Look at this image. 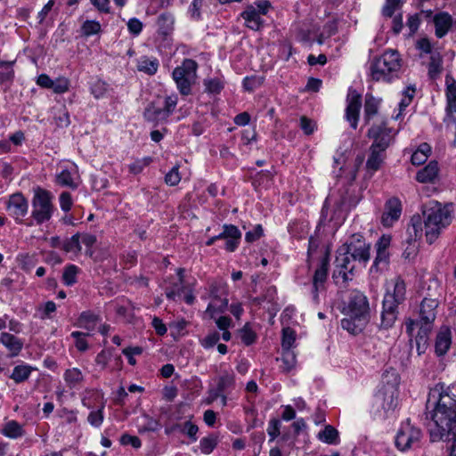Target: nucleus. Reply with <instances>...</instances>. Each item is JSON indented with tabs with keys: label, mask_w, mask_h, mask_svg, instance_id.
Returning <instances> with one entry per match:
<instances>
[{
	"label": "nucleus",
	"mask_w": 456,
	"mask_h": 456,
	"mask_svg": "<svg viewBox=\"0 0 456 456\" xmlns=\"http://www.w3.org/2000/svg\"><path fill=\"white\" fill-rule=\"evenodd\" d=\"M431 397L438 398L431 415L434 424V428H430L432 440H452L456 445V399L444 391L442 385L431 390L428 402Z\"/></svg>",
	"instance_id": "1"
},
{
	"label": "nucleus",
	"mask_w": 456,
	"mask_h": 456,
	"mask_svg": "<svg viewBox=\"0 0 456 456\" xmlns=\"http://www.w3.org/2000/svg\"><path fill=\"white\" fill-rule=\"evenodd\" d=\"M346 318L341 326L353 335L361 333L370 322V309L367 297L359 290H353L348 297Z\"/></svg>",
	"instance_id": "2"
},
{
	"label": "nucleus",
	"mask_w": 456,
	"mask_h": 456,
	"mask_svg": "<svg viewBox=\"0 0 456 456\" xmlns=\"http://www.w3.org/2000/svg\"><path fill=\"white\" fill-rule=\"evenodd\" d=\"M406 298V284L400 276L394 281L393 290L387 289L382 302L381 323L383 329L394 326L398 317V308Z\"/></svg>",
	"instance_id": "3"
},
{
	"label": "nucleus",
	"mask_w": 456,
	"mask_h": 456,
	"mask_svg": "<svg viewBox=\"0 0 456 456\" xmlns=\"http://www.w3.org/2000/svg\"><path fill=\"white\" fill-rule=\"evenodd\" d=\"M400 68L401 60L398 52L387 50L371 62L370 77L375 81H390L396 76Z\"/></svg>",
	"instance_id": "4"
},
{
	"label": "nucleus",
	"mask_w": 456,
	"mask_h": 456,
	"mask_svg": "<svg viewBox=\"0 0 456 456\" xmlns=\"http://www.w3.org/2000/svg\"><path fill=\"white\" fill-rule=\"evenodd\" d=\"M199 65L192 59H184L181 65L175 67L172 72L174 79L179 93L187 96L191 94L192 86L196 84Z\"/></svg>",
	"instance_id": "5"
},
{
	"label": "nucleus",
	"mask_w": 456,
	"mask_h": 456,
	"mask_svg": "<svg viewBox=\"0 0 456 456\" xmlns=\"http://www.w3.org/2000/svg\"><path fill=\"white\" fill-rule=\"evenodd\" d=\"M53 199L50 191L41 188L36 190L32 200L31 217L33 221L28 224L42 225L51 219L55 211Z\"/></svg>",
	"instance_id": "6"
},
{
	"label": "nucleus",
	"mask_w": 456,
	"mask_h": 456,
	"mask_svg": "<svg viewBox=\"0 0 456 456\" xmlns=\"http://www.w3.org/2000/svg\"><path fill=\"white\" fill-rule=\"evenodd\" d=\"M425 224L428 227L445 228L452 220L451 206H442L438 201H430L423 209Z\"/></svg>",
	"instance_id": "7"
},
{
	"label": "nucleus",
	"mask_w": 456,
	"mask_h": 456,
	"mask_svg": "<svg viewBox=\"0 0 456 456\" xmlns=\"http://www.w3.org/2000/svg\"><path fill=\"white\" fill-rule=\"evenodd\" d=\"M178 102L175 94L168 95L164 98L163 106L159 102H151L143 112V117L150 122H159L167 120L174 112Z\"/></svg>",
	"instance_id": "8"
},
{
	"label": "nucleus",
	"mask_w": 456,
	"mask_h": 456,
	"mask_svg": "<svg viewBox=\"0 0 456 456\" xmlns=\"http://www.w3.org/2000/svg\"><path fill=\"white\" fill-rule=\"evenodd\" d=\"M396 134L397 131L388 127L384 121L373 124L367 134L368 137L372 140L370 148L386 151L394 142Z\"/></svg>",
	"instance_id": "9"
},
{
	"label": "nucleus",
	"mask_w": 456,
	"mask_h": 456,
	"mask_svg": "<svg viewBox=\"0 0 456 456\" xmlns=\"http://www.w3.org/2000/svg\"><path fill=\"white\" fill-rule=\"evenodd\" d=\"M389 375H391L393 378V383L387 382V385H383L376 395L377 399L381 403V407L385 411L394 410L397 405L398 377L395 370H386L383 374V379L388 377Z\"/></svg>",
	"instance_id": "10"
},
{
	"label": "nucleus",
	"mask_w": 456,
	"mask_h": 456,
	"mask_svg": "<svg viewBox=\"0 0 456 456\" xmlns=\"http://www.w3.org/2000/svg\"><path fill=\"white\" fill-rule=\"evenodd\" d=\"M330 266V252L328 249L325 250L322 256L321 262L315 269L312 277V297L315 303H319V293L323 292L326 289L325 283L328 278Z\"/></svg>",
	"instance_id": "11"
},
{
	"label": "nucleus",
	"mask_w": 456,
	"mask_h": 456,
	"mask_svg": "<svg viewBox=\"0 0 456 456\" xmlns=\"http://www.w3.org/2000/svg\"><path fill=\"white\" fill-rule=\"evenodd\" d=\"M421 431L411 425L410 421L403 423L395 437V445L401 451H406L418 444Z\"/></svg>",
	"instance_id": "12"
},
{
	"label": "nucleus",
	"mask_w": 456,
	"mask_h": 456,
	"mask_svg": "<svg viewBox=\"0 0 456 456\" xmlns=\"http://www.w3.org/2000/svg\"><path fill=\"white\" fill-rule=\"evenodd\" d=\"M361 108L362 95L355 89L349 88L346 95L345 118L353 129L357 128Z\"/></svg>",
	"instance_id": "13"
},
{
	"label": "nucleus",
	"mask_w": 456,
	"mask_h": 456,
	"mask_svg": "<svg viewBox=\"0 0 456 456\" xmlns=\"http://www.w3.org/2000/svg\"><path fill=\"white\" fill-rule=\"evenodd\" d=\"M362 238L360 234H354L351 241L347 244L346 252L355 262L366 264L370 257V246L362 240Z\"/></svg>",
	"instance_id": "14"
},
{
	"label": "nucleus",
	"mask_w": 456,
	"mask_h": 456,
	"mask_svg": "<svg viewBox=\"0 0 456 456\" xmlns=\"http://www.w3.org/2000/svg\"><path fill=\"white\" fill-rule=\"evenodd\" d=\"M336 267L338 268V271L334 273L333 278L338 279L341 277L343 282H347L349 280H352L348 274L354 275V271L356 267L355 261L346 251L336 257Z\"/></svg>",
	"instance_id": "15"
},
{
	"label": "nucleus",
	"mask_w": 456,
	"mask_h": 456,
	"mask_svg": "<svg viewBox=\"0 0 456 456\" xmlns=\"http://www.w3.org/2000/svg\"><path fill=\"white\" fill-rule=\"evenodd\" d=\"M28 201L21 193L12 194L7 203V211L17 222H21L28 213Z\"/></svg>",
	"instance_id": "16"
},
{
	"label": "nucleus",
	"mask_w": 456,
	"mask_h": 456,
	"mask_svg": "<svg viewBox=\"0 0 456 456\" xmlns=\"http://www.w3.org/2000/svg\"><path fill=\"white\" fill-rule=\"evenodd\" d=\"M402 214V204L399 199L391 198L385 205V210L381 217V223L385 227L393 226L400 218Z\"/></svg>",
	"instance_id": "17"
},
{
	"label": "nucleus",
	"mask_w": 456,
	"mask_h": 456,
	"mask_svg": "<svg viewBox=\"0 0 456 456\" xmlns=\"http://www.w3.org/2000/svg\"><path fill=\"white\" fill-rule=\"evenodd\" d=\"M240 238L241 233L240 230H224L219 235L210 238L207 241V245H212L215 240H222L224 241V248L229 252H232L238 247Z\"/></svg>",
	"instance_id": "18"
},
{
	"label": "nucleus",
	"mask_w": 456,
	"mask_h": 456,
	"mask_svg": "<svg viewBox=\"0 0 456 456\" xmlns=\"http://www.w3.org/2000/svg\"><path fill=\"white\" fill-rule=\"evenodd\" d=\"M211 301L208 305L207 313L209 314L211 318L215 317V314L224 313L228 306V298L226 295L223 297V294H218L216 286L212 285L210 289Z\"/></svg>",
	"instance_id": "19"
},
{
	"label": "nucleus",
	"mask_w": 456,
	"mask_h": 456,
	"mask_svg": "<svg viewBox=\"0 0 456 456\" xmlns=\"http://www.w3.org/2000/svg\"><path fill=\"white\" fill-rule=\"evenodd\" d=\"M438 305V301L434 298H423L420 304L419 316L420 322L426 326H429L436 319V309Z\"/></svg>",
	"instance_id": "20"
},
{
	"label": "nucleus",
	"mask_w": 456,
	"mask_h": 456,
	"mask_svg": "<svg viewBox=\"0 0 456 456\" xmlns=\"http://www.w3.org/2000/svg\"><path fill=\"white\" fill-rule=\"evenodd\" d=\"M436 36L438 38L444 37L452 28V18L447 12H440L434 17Z\"/></svg>",
	"instance_id": "21"
},
{
	"label": "nucleus",
	"mask_w": 456,
	"mask_h": 456,
	"mask_svg": "<svg viewBox=\"0 0 456 456\" xmlns=\"http://www.w3.org/2000/svg\"><path fill=\"white\" fill-rule=\"evenodd\" d=\"M241 17L245 20L246 26L252 30H259L263 26L261 15L253 5L248 6L242 12Z\"/></svg>",
	"instance_id": "22"
},
{
	"label": "nucleus",
	"mask_w": 456,
	"mask_h": 456,
	"mask_svg": "<svg viewBox=\"0 0 456 456\" xmlns=\"http://www.w3.org/2000/svg\"><path fill=\"white\" fill-rule=\"evenodd\" d=\"M234 387V374L232 371H224L218 379L216 388L212 392V399L215 400L228 389Z\"/></svg>",
	"instance_id": "23"
},
{
	"label": "nucleus",
	"mask_w": 456,
	"mask_h": 456,
	"mask_svg": "<svg viewBox=\"0 0 456 456\" xmlns=\"http://www.w3.org/2000/svg\"><path fill=\"white\" fill-rule=\"evenodd\" d=\"M100 322V315L94 313L93 311L88 310L84 311L80 314L77 321V326L79 328L86 329L88 331H92L96 328L97 324Z\"/></svg>",
	"instance_id": "24"
},
{
	"label": "nucleus",
	"mask_w": 456,
	"mask_h": 456,
	"mask_svg": "<svg viewBox=\"0 0 456 456\" xmlns=\"http://www.w3.org/2000/svg\"><path fill=\"white\" fill-rule=\"evenodd\" d=\"M0 342L10 351L12 357L17 356L23 347V342L20 338L7 332L1 334Z\"/></svg>",
	"instance_id": "25"
},
{
	"label": "nucleus",
	"mask_w": 456,
	"mask_h": 456,
	"mask_svg": "<svg viewBox=\"0 0 456 456\" xmlns=\"http://www.w3.org/2000/svg\"><path fill=\"white\" fill-rule=\"evenodd\" d=\"M438 175V165L436 161H430L424 168L420 169L416 175V180L421 183H433Z\"/></svg>",
	"instance_id": "26"
},
{
	"label": "nucleus",
	"mask_w": 456,
	"mask_h": 456,
	"mask_svg": "<svg viewBox=\"0 0 456 456\" xmlns=\"http://www.w3.org/2000/svg\"><path fill=\"white\" fill-rule=\"evenodd\" d=\"M370 153L366 162V168L368 169V171L374 173L380 168L381 164L383 163L386 158V151L373 149L370 147Z\"/></svg>",
	"instance_id": "27"
},
{
	"label": "nucleus",
	"mask_w": 456,
	"mask_h": 456,
	"mask_svg": "<svg viewBox=\"0 0 456 456\" xmlns=\"http://www.w3.org/2000/svg\"><path fill=\"white\" fill-rule=\"evenodd\" d=\"M451 346V331L446 329L441 330L436 339L435 349L437 355L441 356L446 354Z\"/></svg>",
	"instance_id": "28"
},
{
	"label": "nucleus",
	"mask_w": 456,
	"mask_h": 456,
	"mask_svg": "<svg viewBox=\"0 0 456 456\" xmlns=\"http://www.w3.org/2000/svg\"><path fill=\"white\" fill-rule=\"evenodd\" d=\"M159 66L158 59L147 56L141 57L137 62V69L150 76L154 75L158 71Z\"/></svg>",
	"instance_id": "29"
},
{
	"label": "nucleus",
	"mask_w": 456,
	"mask_h": 456,
	"mask_svg": "<svg viewBox=\"0 0 456 456\" xmlns=\"http://www.w3.org/2000/svg\"><path fill=\"white\" fill-rule=\"evenodd\" d=\"M380 104V100L371 94H366L364 102V119L368 123L370 118L377 115Z\"/></svg>",
	"instance_id": "30"
},
{
	"label": "nucleus",
	"mask_w": 456,
	"mask_h": 456,
	"mask_svg": "<svg viewBox=\"0 0 456 456\" xmlns=\"http://www.w3.org/2000/svg\"><path fill=\"white\" fill-rule=\"evenodd\" d=\"M389 264V254L387 250H377V255L374 263L370 268V272H383L385 271Z\"/></svg>",
	"instance_id": "31"
},
{
	"label": "nucleus",
	"mask_w": 456,
	"mask_h": 456,
	"mask_svg": "<svg viewBox=\"0 0 456 456\" xmlns=\"http://www.w3.org/2000/svg\"><path fill=\"white\" fill-rule=\"evenodd\" d=\"M413 234L410 233L409 238L407 239L409 246L403 252V256L405 258H410L411 256H415L417 253V249L419 245H416V242L419 239L423 236L424 230H412Z\"/></svg>",
	"instance_id": "32"
},
{
	"label": "nucleus",
	"mask_w": 456,
	"mask_h": 456,
	"mask_svg": "<svg viewBox=\"0 0 456 456\" xmlns=\"http://www.w3.org/2000/svg\"><path fill=\"white\" fill-rule=\"evenodd\" d=\"M34 369L29 365H17L13 368L10 379L14 380L15 383H21L26 381Z\"/></svg>",
	"instance_id": "33"
},
{
	"label": "nucleus",
	"mask_w": 456,
	"mask_h": 456,
	"mask_svg": "<svg viewBox=\"0 0 456 456\" xmlns=\"http://www.w3.org/2000/svg\"><path fill=\"white\" fill-rule=\"evenodd\" d=\"M431 151V147L428 143H422L411 155V163L415 166L424 164Z\"/></svg>",
	"instance_id": "34"
},
{
	"label": "nucleus",
	"mask_w": 456,
	"mask_h": 456,
	"mask_svg": "<svg viewBox=\"0 0 456 456\" xmlns=\"http://www.w3.org/2000/svg\"><path fill=\"white\" fill-rule=\"evenodd\" d=\"M64 380L69 387L74 388L84 380V376L77 368L68 369L64 373Z\"/></svg>",
	"instance_id": "35"
},
{
	"label": "nucleus",
	"mask_w": 456,
	"mask_h": 456,
	"mask_svg": "<svg viewBox=\"0 0 456 456\" xmlns=\"http://www.w3.org/2000/svg\"><path fill=\"white\" fill-rule=\"evenodd\" d=\"M2 434L9 438H18L24 435L22 426L15 420L8 421L2 429Z\"/></svg>",
	"instance_id": "36"
},
{
	"label": "nucleus",
	"mask_w": 456,
	"mask_h": 456,
	"mask_svg": "<svg viewBox=\"0 0 456 456\" xmlns=\"http://www.w3.org/2000/svg\"><path fill=\"white\" fill-rule=\"evenodd\" d=\"M318 438L328 444H337L338 431L334 427L327 425L322 431L319 432Z\"/></svg>",
	"instance_id": "37"
},
{
	"label": "nucleus",
	"mask_w": 456,
	"mask_h": 456,
	"mask_svg": "<svg viewBox=\"0 0 456 456\" xmlns=\"http://www.w3.org/2000/svg\"><path fill=\"white\" fill-rule=\"evenodd\" d=\"M281 361L282 362L281 368L283 372H289L297 364L296 354L292 350H282Z\"/></svg>",
	"instance_id": "38"
},
{
	"label": "nucleus",
	"mask_w": 456,
	"mask_h": 456,
	"mask_svg": "<svg viewBox=\"0 0 456 456\" xmlns=\"http://www.w3.org/2000/svg\"><path fill=\"white\" fill-rule=\"evenodd\" d=\"M157 24L161 34L168 35L173 30L174 18L171 14L162 13L159 16Z\"/></svg>",
	"instance_id": "39"
},
{
	"label": "nucleus",
	"mask_w": 456,
	"mask_h": 456,
	"mask_svg": "<svg viewBox=\"0 0 456 456\" xmlns=\"http://www.w3.org/2000/svg\"><path fill=\"white\" fill-rule=\"evenodd\" d=\"M218 444V436L216 434H210L206 437H203L200 442V448L202 453L209 454L216 447Z\"/></svg>",
	"instance_id": "40"
},
{
	"label": "nucleus",
	"mask_w": 456,
	"mask_h": 456,
	"mask_svg": "<svg viewBox=\"0 0 456 456\" xmlns=\"http://www.w3.org/2000/svg\"><path fill=\"white\" fill-rule=\"evenodd\" d=\"M56 183L61 186L70 189H76L78 186V183L75 181L72 174L69 170H62L56 176Z\"/></svg>",
	"instance_id": "41"
},
{
	"label": "nucleus",
	"mask_w": 456,
	"mask_h": 456,
	"mask_svg": "<svg viewBox=\"0 0 456 456\" xmlns=\"http://www.w3.org/2000/svg\"><path fill=\"white\" fill-rule=\"evenodd\" d=\"M447 83V110L452 114L456 113V84L452 82V84Z\"/></svg>",
	"instance_id": "42"
},
{
	"label": "nucleus",
	"mask_w": 456,
	"mask_h": 456,
	"mask_svg": "<svg viewBox=\"0 0 456 456\" xmlns=\"http://www.w3.org/2000/svg\"><path fill=\"white\" fill-rule=\"evenodd\" d=\"M205 90L208 94H218L224 87V82L217 77L204 80Z\"/></svg>",
	"instance_id": "43"
},
{
	"label": "nucleus",
	"mask_w": 456,
	"mask_h": 456,
	"mask_svg": "<svg viewBox=\"0 0 456 456\" xmlns=\"http://www.w3.org/2000/svg\"><path fill=\"white\" fill-rule=\"evenodd\" d=\"M14 61L0 62V83L12 81L14 76L12 69Z\"/></svg>",
	"instance_id": "44"
},
{
	"label": "nucleus",
	"mask_w": 456,
	"mask_h": 456,
	"mask_svg": "<svg viewBox=\"0 0 456 456\" xmlns=\"http://www.w3.org/2000/svg\"><path fill=\"white\" fill-rule=\"evenodd\" d=\"M152 161L151 157L135 159L133 163L128 166V170L133 175H138L148 167Z\"/></svg>",
	"instance_id": "45"
},
{
	"label": "nucleus",
	"mask_w": 456,
	"mask_h": 456,
	"mask_svg": "<svg viewBox=\"0 0 456 456\" xmlns=\"http://www.w3.org/2000/svg\"><path fill=\"white\" fill-rule=\"evenodd\" d=\"M78 273V268L74 265H70L67 266L64 269L63 274H62V281L63 283L67 286H72L77 282V274Z\"/></svg>",
	"instance_id": "46"
},
{
	"label": "nucleus",
	"mask_w": 456,
	"mask_h": 456,
	"mask_svg": "<svg viewBox=\"0 0 456 456\" xmlns=\"http://www.w3.org/2000/svg\"><path fill=\"white\" fill-rule=\"evenodd\" d=\"M296 340L295 331L291 328L282 330L281 347L282 350H291V346Z\"/></svg>",
	"instance_id": "47"
},
{
	"label": "nucleus",
	"mask_w": 456,
	"mask_h": 456,
	"mask_svg": "<svg viewBox=\"0 0 456 456\" xmlns=\"http://www.w3.org/2000/svg\"><path fill=\"white\" fill-rule=\"evenodd\" d=\"M81 30L84 36L90 37L101 31V24L99 21L87 20L81 26Z\"/></svg>",
	"instance_id": "48"
},
{
	"label": "nucleus",
	"mask_w": 456,
	"mask_h": 456,
	"mask_svg": "<svg viewBox=\"0 0 456 456\" xmlns=\"http://www.w3.org/2000/svg\"><path fill=\"white\" fill-rule=\"evenodd\" d=\"M240 335L241 341L246 346H250V345L254 344L256 340V334L248 326V324H246L241 330H240Z\"/></svg>",
	"instance_id": "49"
},
{
	"label": "nucleus",
	"mask_w": 456,
	"mask_h": 456,
	"mask_svg": "<svg viewBox=\"0 0 456 456\" xmlns=\"http://www.w3.org/2000/svg\"><path fill=\"white\" fill-rule=\"evenodd\" d=\"M346 220V213L342 209V208H338L334 210L333 215L331 216L329 224L327 225L338 228L343 225L344 221Z\"/></svg>",
	"instance_id": "50"
},
{
	"label": "nucleus",
	"mask_w": 456,
	"mask_h": 456,
	"mask_svg": "<svg viewBox=\"0 0 456 456\" xmlns=\"http://www.w3.org/2000/svg\"><path fill=\"white\" fill-rule=\"evenodd\" d=\"M53 89L55 94H64L69 89V80L64 77H60L53 82Z\"/></svg>",
	"instance_id": "51"
},
{
	"label": "nucleus",
	"mask_w": 456,
	"mask_h": 456,
	"mask_svg": "<svg viewBox=\"0 0 456 456\" xmlns=\"http://www.w3.org/2000/svg\"><path fill=\"white\" fill-rule=\"evenodd\" d=\"M198 431V426L191 421H185L181 428V432L185 434L191 439V442L197 441Z\"/></svg>",
	"instance_id": "52"
},
{
	"label": "nucleus",
	"mask_w": 456,
	"mask_h": 456,
	"mask_svg": "<svg viewBox=\"0 0 456 456\" xmlns=\"http://www.w3.org/2000/svg\"><path fill=\"white\" fill-rule=\"evenodd\" d=\"M89 333H84L80 331H73L71 333V337L76 339L75 345L78 351L85 352L88 348L87 341L86 340V337L88 336Z\"/></svg>",
	"instance_id": "53"
},
{
	"label": "nucleus",
	"mask_w": 456,
	"mask_h": 456,
	"mask_svg": "<svg viewBox=\"0 0 456 456\" xmlns=\"http://www.w3.org/2000/svg\"><path fill=\"white\" fill-rule=\"evenodd\" d=\"M401 4L402 0H386V4L382 9L383 15L391 18Z\"/></svg>",
	"instance_id": "54"
},
{
	"label": "nucleus",
	"mask_w": 456,
	"mask_h": 456,
	"mask_svg": "<svg viewBox=\"0 0 456 456\" xmlns=\"http://www.w3.org/2000/svg\"><path fill=\"white\" fill-rule=\"evenodd\" d=\"M267 433L270 436V442H273L281 434V421L277 419H272L269 421Z\"/></svg>",
	"instance_id": "55"
},
{
	"label": "nucleus",
	"mask_w": 456,
	"mask_h": 456,
	"mask_svg": "<svg viewBox=\"0 0 456 456\" xmlns=\"http://www.w3.org/2000/svg\"><path fill=\"white\" fill-rule=\"evenodd\" d=\"M181 181L178 167H174L165 176V183L169 186H175Z\"/></svg>",
	"instance_id": "56"
},
{
	"label": "nucleus",
	"mask_w": 456,
	"mask_h": 456,
	"mask_svg": "<svg viewBox=\"0 0 456 456\" xmlns=\"http://www.w3.org/2000/svg\"><path fill=\"white\" fill-rule=\"evenodd\" d=\"M80 234L73 235L69 241L64 244V249L67 252H77L81 250L79 243Z\"/></svg>",
	"instance_id": "57"
},
{
	"label": "nucleus",
	"mask_w": 456,
	"mask_h": 456,
	"mask_svg": "<svg viewBox=\"0 0 456 456\" xmlns=\"http://www.w3.org/2000/svg\"><path fill=\"white\" fill-rule=\"evenodd\" d=\"M142 27L143 25L142 21L137 18H131L127 21V29L131 34L134 36H138L142 32Z\"/></svg>",
	"instance_id": "58"
},
{
	"label": "nucleus",
	"mask_w": 456,
	"mask_h": 456,
	"mask_svg": "<svg viewBox=\"0 0 456 456\" xmlns=\"http://www.w3.org/2000/svg\"><path fill=\"white\" fill-rule=\"evenodd\" d=\"M59 200H60L61 208L63 211L68 212L70 210L73 201H72V198H71V195L69 192H68V191L61 192L60 195Z\"/></svg>",
	"instance_id": "59"
},
{
	"label": "nucleus",
	"mask_w": 456,
	"mask_h": 456,
	"mask_svg": "<svg viewBox=\"0 0 456 456\" xmlns=\"http://www.w3.org/2000/svg\"><path fill=\"white\" fill-rule=\"evenodd\" d=\"M120 443L123 445H132L134 448H139L142 445V442L139 437L135 436H130L128 434H124L120 437Z\"/></svg>",
	"instance_id": "60"
},
{
	"label": "nucleus",
	"mask_w": 456,
	"mask_h": 456,
	"mask_svg": "<svg viewBox=\"0 0 456 456\" xmlns=\"http://www.w3.org/2000/svg\"><path fill=\"white\" fill-rule=\"evenodd\" d=\"M87 419L92 426L99 427L103 421L102 408L91 411Z\"/></svg>",
	"instance_id": "61"
},
{
	"label": "nucleus",
	"mask_w": 456,
	"mask_h": 456,
	"mask_svg": "<svg viewBox=\"0 0 456 456\" xmlns=\"http://www.w3.org/2000/svg\"><path fill=\"white\" fill-rule=\"evenodd\" d=\"M91 4L102 13H110V0H90Z\"/></svg>",
	"instance_id": "62"
},
{
	"label": "nucleus",
	"mask_w": 456,
	"mask_h": 456,
	"mask_svg": "<svg viewBox=\"0 0 456 456\" xmlns=\"http://www.w3.org/2000/svg\"><path fill=\"white\" fill-rule=\"evenodd\" d=\"M220 339L219 333L215 331L213 333L208 334L202 341L201 345L205 348L213 347Z\"/></svg>",
	"instance_id": "63"
},
{
	"label": "nucleus",
	"mask_w": 456,
	"mask_h": 456,
	"mask_svg": "<svg viewBox=\"0 0 456 456\" xmlns=\"http://www.w3.org/2000/svg\"><path fill=\"white\" fill-rule=\"evenodd\" d=\"M91 92L97 99L102 97L106 92V84L102 81L95 82L91 88Z\"/></svg>",
	"instance_id": "64"
}]
</instances>
